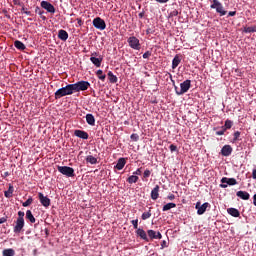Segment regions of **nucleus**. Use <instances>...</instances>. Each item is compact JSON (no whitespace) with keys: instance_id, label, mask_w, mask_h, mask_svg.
Instances as JSON below:
<instances>
[{"instance_id":"obj_1","label":"nucleus","mask_w":256,"mask_h":256,"mask_svg":"<svg viewBox=\"0 0 256 256\" xmlns=\"http://www.w3.org/2000/svg\"><path fill=\"white\" fill-rule=\"evenodd\" d=\"M73 95L72 84L66 85L65 87L59 88L55 92V98L60 99L65 96Z\"/></svg>"},{"instance_id":"obj_2","label":"nucleus","mask_w":256,"mask_h":256,"mask_svg":"<svg viewBox=\"0 0 256 256\" xmlns=\"http://www.w3.org/2000/svg\"><path fill=\"white\" fill-rule=\"evenodd\" d=\"M71 86H72V93H74V92H80V91H87L91 85L89 81L81 80L76 82V84H71Z\"/></svg>"},{"instance_id":"obj_3","label":"nucleus","mask_w":256,"mask_h":256,"mask_svg":"<svg viewBox=\"0 0 256 256\" xmlns=\"http://www.w3.org/2000/svg\"><path fill=\"white\" fill-rule=\"evenodd\" d=\"M181 89L178 90V87L175 86V91L178 96L184 95V93L188 92L191 89V80H185L180 84Z\"/></svg>"},{"instance_id":"obj_4","label":"nucleus","mask_w":256,"mask_h":256,"mask_svg":"<svg viewBox=\"0 0 256 256\" xmlns=\"http://www.w3.org/2000/svg\"><path fill=\"white\" fill-rule=\"evenodd\" d=\"M57 170L60 174L65 175L66 177H74L75 171L73 167L69 166H57Z\"/></svg>"},{"instance_id":"obj_5","label":"nucleus","mask_w":256,"mask_h":256,"mask_svg":"<svg viewBox=\"0 0 256 256\" xmlns=\"http://www.w3.org/2000/svg\"><path fill=\"white\" fill-rule=\"evenodd\" d=\"M211 9H216V11L219 13L220 16H226L227 10L224 9L221 2L218 0H213V4H211Z\"/></svg>"},{"instance_id":"obj_6","label":"nucleus","mask_w":256,"mask_h":256,"mask_svg":"<svg viewBox=\"0 0 256 256\" xmlns=\"http://www.w3.org/2000/svg\"><path fill=\"white\" fill-rule=\"evenodd\" d=\"M221 183H222V184H220L219 187L225 189V188H227L228 186H236V185H237V179H235V178L223 177V178L221 179Z\"/></svg>"},{"instance_id":"obj_7","label":"nucleus","mask_w":256,"mask_h":256,"mask_svg":"<svg viewBox=\"0 0 256 256\" xmlns=\"http://www.w3.org/2000/svg\"><path fill=\"white\" fill-rule=\"evenodd\" d=\"M93 26L98 29V30H105L106 29V22L104 19L100 18L97 16L93 21H92Z\"/></svg>"},{"instance_id":"obj_8","label":"nucleus","mask_w":256,"mask_h":256,"mask_svg":"<svg viewBox=\"0 0 256 256\" xmlns=\"http://www.w3.org/2000/svg\"><path fill=\"white\" fill-rule=\"evenodd\" d=\"M127 42L129 44V46L134 49V50H140L141 48V45H140V40L135 37V36H132V37H129L127 39Z\"/></svg>"},{"instance_id":"obj_9","label":"nucleus","mask_w":256,"mask_h":256,"mask_svg":"<svg viewBox=\"0 0 256 256\" xmlns=\"http://www.w3.org/2000/svg\"><path fill=\"white\" fill-rule=\"evenodd\" d=\"M38 198L40 200V204L46 208H48L51 205V200L48 196H44L43 192H39Z\"/></svg>"},{"instance_id":"obj_10","label":"nucleus","mask_w":256,"mask_h":256,"mask_svg":"<svg viewBox=\"0 0 256 256\" xmlns=\"http://www.w3.org/2000/svg\"><path fill=\"white\" fill-rule=\"evenodd\" d=\"M40 6L42 7V9H45L49 13H55V11H56V9L53 6V4L48 2V1H42L40 3Z\"/></svg>"},{"instance_id":"obj_11","label":"nucleus","mask_w":256,"mask_h":256,"mask_svg":"<svg viewBox=\"0 0 256 256\" xmlns=\"http://www.w3.org/2000/svg\"><path fill=\"white\" fill-rule=\"evenodd\" d=\"M210 206L208 202L203 203L201 206V202H197L195 208L197 209V213L199 215L204 214L207 211V208Z\"/></svg>"},{"instance_id":"obj_12","label":"nucleus","mask_w":256,"mask_h":256,"mask_svg":"<svg viewBox=\"0 0 256 256\" xmlns=\"http://www.w3.org/2000/svg\"><path fill=\"white\" fill-rule=\"evenodd\" d=\"M25 225V221L21 219H17L14 226V233H20L23 231V227Z\"/></svg>"},{"instance_id":"obj_13","label":"nucleus","mask_w":256,"mask_h":256,"mask_svg":"<svg viewBox=\"0 0 256 256\" xmlns=\"http://www.w3.org/2000/svg\"><path fill=\"white\" fill-rule=\"evenodd\" d=\"M233 151V148L230 146V144H225L221 150V154L224 157L231 156V153Z\"/></svg>"},{"instance_id":"obj_14","label":"nucleus","mask_w":256,"mask_h":256,"mask_svg":"<svg viewBox=\"0 0 256 256\" xmlns=\"http://www.w3.org/2000/svg\"><path fill=\"white\" fill-rule=\"evenodd\" d=\"M74 135L77 138H80V139H83V140L89 139V134L87 133V131H84V130H75Z\"/></svg>"},{"instance_id":"obj_15","label":"nucleus","mask_w":256,"mask_h":256,"mask_svg":"<svg viewBox=\"0 0 256 256\" xmlns=\"http://www.w3.org/2000/svg\"><path fill=\"white\" fill-rule=\"evenodd\" d=\"M147 235H148V239H151V241H153V239H161L162 238L161 232H156L153 230H148Z\"/></svg>"},{"instance_id":"obj_16","label":"nucleus","mask_w":256,"mask_h":256,"mask_svg":"<svg viewBox=\"0 0 256 256\" xmlns=\"http://www.w3.org/2000/svg\"><path fill=\"white\" fill-rule=\"evenodd\" d=\"M136 235H137L138 237H140L141 239H143V241H146V242H149V241H150V239H149L148 236H147V233L143 230V228H138V229L136 230Z\"/></svg>"},{"instance_id":"obj_17","label":"nucleus","mask_w":256,"mask_h":256,"mask_svg":"<svg viewBox=\"0 0 256 256\" xmlns=\"http://www.w3.org/2000/svg\"><path fill=\"white\" fill-rule=\"evenodd\" d=\"M90 60L96 67H100L103 62V56L99 55L98 57H91Z\"/></svg>"},{"instance_id":"obj_18","label":"nucleus","mask_w":256,"mask_h":256,"mask_svg":"<svg viewBox=\"0 0 256 256\" xmlns=\"http://www.w3.org/2000/svg\"><path fill=\"white\" fill-rule=\"evenodd\" d=\"M126 163H127L126 158H119L115 168L117 170H123L125 168Z\"/></svg>"},{"instance_id":"obj_19","label":"nucleus","mask_w":256,"mask_h":256,"mask_svg":"<svg viewBox=\"0 0 256 256\" xmlns=\"http://www.w3.org/2000/svg\"><path fill=\"white\" fill-rule=\"evenodd\" d=\"M159 192H160V186L156 185L155 188H153L151 191V199L154 201L157 200L159 198Z\"/></svg>"},{"instance_id":"obj_20","label":"nucleus","mask_w":256,"mask_h":256,"mask_svg":"<svg viewBox=\"0 0 256 256\" xmlns=\"http://www.w3.org/2000/svg\"><path fill=\"white\" fill-rule=\"evenodd\" d=\"M236 195H237L238 198H240L242 200H249L250 199V194L247 191H242V190L238 191Z\"/></svg>"},{"instance_id":"obj_21","label":"nucleus","mask_w":256,"mask_h":256,"mask_svg":"<svg viewBox=\"0 0 256 256\" xmlns=\"http://www.w3.org/2000/svg\"><path fill=\"white\" fill-rule=\"evenodd\" d=\"M58 38L61 40V41H67L68 38H69V33L65 30H59L58 32Z\"/></svg>"},{"instance_id":"obj_22","label":"nucleus","mask_w":256,"mask_h":256,"mask_svg":"<svg viewBox=\"0 0 256 256\" xmlns=\"http://www.w3.org/2000/svg\"><path fill=\"white\" fill-rule=\"evenodd\" d=\"M14 193V186L12 184H9V189L7 191H4V196L7 199H10L13 197Z\"/></svg>"},{"instance_id":"obj_23","label":"nucleus","mask_w":256,"mask_h":256,"mask_svg":"<svg viewBox=\"0 0 256 256\" xmlns=\"http://www.w3.org/2000/svg\"><path fill=\"white\" fill-rule=\"evenodd\" d=\"M86 122L90 126H95V116H93L92 113H87Z\"/></svg>"},{"instance_id":"obj_24","label":"nucleus","mask_w":256,"mask_h":256,"mask_svg":"<svg viewBox=\"0 0 256 256\" xmlns=\"http://www.w3.org/2000/svg\"><path fill=\"white\" fill-rule=\"evenodd\" d=\"M228 214L232 215L234 218L240 217V212L237 208H228L227 209Z\"/></svg>"},{"instance_id":"obj_25","label":"nucleus","mask_w":256,"mask_h":256,"mask_svg":"<svg viewBox=\"0 0 256 256\" xmlns=\"http://www.w3.org/2000/svg\"><path fill=\"white\" fill-rule=\"evenodd\" d=\"M181 64V59L179 55H176L172 60V69L177 68Z\"/></svg>"},{"instance_id":"obj_26","label":"nucleus","mask_w":256,"mask_h":256,"mask_svg":"<svg viewBox=\"0 0 256 256\" xmlns=\"http://www.w3.org/2000/svg\"><path fill=\"white\" fill-rule=\"evenodd\" d=\"M14 47L17 48L18 50L26 49V45L23 42H21V40H15Z\"/></svg>"},{"instance_id":"obj_27","label":"nucleus","mask_w":256,"mask_h":256,"mask_svg":"<svg viewBox=\"0 0 256 256\" xmlns=\"http://www.w3.org/2000/svg\"><path fill=\"white\" fill-rule=\"evenodd\" d=\"M86 163H90L91 165H95L98 163L97 158H95V156L93 155H88L86 156Z\"/></svg>"},{"instance_id":"obj_28","label":"nucleus","mask_w":256,"mask_h":256,"mask_svg":"<svg viewBox=\"0 0 256 256\" xmlns=\"http://www.w3.org/2000/svg\"><path fill=\"white\" fill-rule=\"evenodd\" d=\"M108 79L110 81L111 84H116L118 82V78L116 75H114L111 71L108 72Z\"/></svg>"},{"instance_id":"obj_29","label":"nucleus","mask_w":256,"mask_h":256,"mask_svg":"<svg viewBox=\"0 0 256 256\" xmlns=\"http://www.w3.org/2000/svg\"><path fill=\"white\" fill-rule=\"evenodd\" d=\"M26 219L30 220V223H32V224L36 223V219L34 218L31 210L26 211Z\"/></svg>"},{"instance_id":"obj_30","label":"nucleus","mask_w":256,"mask_h":256,"mask_svg":"<svg viewBox=\"0 0 256 256\" xmlns=\"http://www.w3.org/2000/svg\"><path fill=\"white\" fill-rule=\"evenodd\" d=\"M96 76L101 81H105V79H106V75L104 74L103 70H101V69L96 71Z\"/></svg>"},{"instance_id":"obj_31","label":"nucleus","mask_w":256,"mask_h":256,"mask_svg":"<svg viewBox=\"0 0 256 256\" xmlns=\"http://www.w3.org/2000/svg\"><path fill=\"white\" fill-rule=\"evenodd\" d=\"M176 204L175 203H167L162 207V211L166 212V211H170L171 208H175Z\"/></svg>"},{"instance_id":"obj_32","label":"nucleus","mask_w":256,"mask_h":256,"mask_svg":"<svg viewBox=\"0 0 256 256\" xmlns=\"http://www.w3.org/2000/svg\"><path fill=\"white\" fill-rule=\"evenodd\" d=\"M138 181H139V177L135 176V174L127 178V182L129 184L137 183Z\"/></svg>"},{"instance_id":"obj_33","label":"nucleus","mask_w":256,"mask_h":256,"mask_svg":"<svg viewBox=\"0 0 256 256\" xmlns=\"http://www.w3.org/2000/svg\"><path fill=\"white\" fill-rule=\"evenodd\" d=\"M244 33H256V26L244 27Z\"/></svg>"},{"instance_id":"obj_34","label":"nucleus","mask_w":256,"mask_h":256,"mask_svg":"<svg viewBox=\"0 0 256 256\" xmlns=\"http://www.w3.org/2000/svg\"><path fill=\"white\" fill-rule=\"evenodd\" d=\"M224 128L227 131V129H231L233 126V122L231 121V119H226L225 123H224Z\"/></svg>"},{"instance_id":"obj_35","label":"nucleus","mask_w":256,"mask_h":256,"mask_svg":"<svg viewBox=\"0 0 256 256\" xmlns=\"http://www.w3.org/2000/svg\"><path fill=\"white\" fill-rule=\"evenodd\" d=\"M15 251L13 249H6L3 251V256H14Z\"/></svg>"},{"instance_id":"obj_36","label":"nucleus","mask_w":256,"mask_h":256,"mask_svg":"<svg viewBox=\"0 0 256 256\" xmlns=\"http://www.w3.org/2000/svg\"><path fill=\"white\" fill-rule=\"evenodd\" d=\"M35 13H38V15L41 16V18L43 19V21H46V16L43 15L44 10H41L39 7L35 8Z\"/></svg>"},{"instance_id":"obj_37","label":"nucleus","mask_w":256,"mask_h":256,"mask_svg":"<svg viewBox=\"0 0 256 256\" xmlns=\"http://www.w3.org/2000/svg\"><path fill=\"white\" fill-rule=\"evenodd\" d=\"M241 132L240 131H235L234 132V138H233V143H237L238 140H241Z\"/></svg>"},{"instance_id":"obj_38","label":"nucleus","mask_w":256,"mask_h":256,"mask_svg":"<svg viewBox=\"0 0 256 256\" xmlns=\"http://www.w3.org/2000/svg\"><path fill=\"white\" fill-rule=\"evenodd\" d=\"M151 215H152L151 208H149L148 212H145L142 214V220H147V219L151 218Z\"/></svg>"},{"instance_id":"obj_39","label":"nucleus","mask_w":256,"mask_h":256,"mask_svg":"<svg viewBox=\"0 0 256 256\" xmlns=\"http://www.w3.org/2000/svg\"><path fill=\"white\" fill-rule=\"evenodd\" d=\"M32 204H33V199H32V197H29L27 201L22 203V206L23 207H29Z\"/></svg>"},{"instance_id":"obj_40","label":"nucleus","mask_w":256,"mask_h":256,"mask_svg":"<svg viewBox=\"0 0 256 256\" xmlns=\"http://www.w3.org/2000/svg\"><path fill=\"white\" fill-rule=\"evenodd\" d=\"M178 15H179L178 10H177V9H173V10L169 13L168 18H173V17H176V16H178Z\"/></svg>"},{"instance_id":"obj_41","label":"nucleus","mask_w":256,"mask_h":256,"mask_svg":"<svg viewBox=\"0 0 256 256\" xmlns=\"http://www.w3.org/2000/svg\"><path fill=\"white\" fill-rule=\"evenodd\" d=\"M152 52L151 51H146L144 52V54L142 55L143 59H149L151 58Z\"/></svg>"},{"instance_id":"obj_42","label":"nucleus","mask_w":256,"mask_h":256,"mask_svg":"<svg viewBox=\"0 0 256 256\" xmlns=\"http://www.w3.org/2000/svg\"><path fill=\"white\" fill-rule=\"evenodd\" d=\"M226 132L227 131L225 130L223 125V127H221V130L216 131V135L221 136V135H224Z\"/></svg>"},{"instance_id":"obj_43","label":"nucleus","mask_w":256,"mask_h":256,"mask_svg":"<svg viewBox=\"0 0 256 256\" xmlns=\"http://www.w3.org/2000/svg\"><path fill=\"white\" fill-rule=\"evenodd\" d=\"M130 138H131L132 141H135V142L140 140V136L138 134H132L130 136Z\"/></svg>"},{"instance_id":"obj_44","label":"nucleus","mask_w":256,"mask_h":256,"mask_svg":"<svg viewBox=\"0 0 256 256\" xmlns=\"http://www.w3.org/2000/svg\"><path fill=\"white\" fill-rule=\"evenodd\" d=\"M138 222H139L138 219L131 221V223H132V225H133V227H134V229H135L136 231H137V229H139V228H138Z\"/></svg>"},{"instance_id":"obj_45","label":"nucleus","mask_w":256,"mask_h":256,"mask_svg":"<svg viewBox=\"0 0 256 256\" xmlns=\"http://www.w3.org/2000/svg\"><path fill=\"white\" fill-rule=\"evenodd\" d=\"M150 176H151V170H145L144 173H143V177L148 178Z\"/></svg>"},{"instance_id":"obj_46","label":"nucleus","mask_w":256,"mask_h":256,"mask_svg":"<svg viewBox=\"0 0 256 256\" xmlns=\"http://www.w3.org/2000/svg\"><path fill=\"white\" fill-rule=\"evenodd\" d=\"M24 215H25L24 212H22V211L18 212V218L17 219L24 220Z\"/></svg>"},{"instance_id":"obj_47","label":"nucleus","mask_w":256,"mask_h":256,"mask_svg":"<svg viewBox=\"0 0 256 256\" xmlns=\"http://www.w3.org/2000/svg\"><path fill=\"white\" fill-rule=\"evenodd\" d=\"M141 174H142L141 168H137V170L133 172V175L135 176H139Z\"/></svg>"},{"instance_id":"obj_48","label":"nucleus","mask_w":256,"mask_h":256,"mask_svg":"<svg viewBox=\"0 0 256 256\" xmlns=\"http://www.w3.org/2000/svg\"><path fill=\"white\" fill-rule=\"evenodd\" d=\"M169 149L171 152H175V151H177V146H175V144H171Z\"/></svg>"},{"instance_id":"obj_49","label":"nucleus","mask_w":256,"mask_h":256,"mask_svg":"<svg viewBox=\"0 0 256 256\" xmlns=\"http://www.w3.org/2000/svg\"><path fill=\"white\" fill-rule=\"evenodd\" d=\"M161 247H162V249H164V248H167V247H168V243H167V241H166V240H163V241H162V243H161Z\"/></svg>"},{"instance_id":"obj_50","label":"nucleus","mask_w":256,"mask_h":256,"mask_svg":"<svg viewBox=\"0 0 256 256\" xmlns=\"http://www.w3.org/2000/svg\"><path fill=\"white\" fill-rule=\"evenodd\" d=\"M76 21H77L79 27H82V25L84 24V22L81 18H77Z\"/></svg>"},{"instance_id":"obj_51","label":"nucleus","mask_w":256,"mask_h":256,"mask_svg":"<svg viewBox=\"0 0 256 256\" xmlns=\"http://www.w3.org/2000/svg\"><path fill=\"white\" fill-rule=\"evenodd\" d=\"M167 199L170 200V201H173V200H175V195L170 194V195L167 196Z\"/></svg>"},{"instance_id":"obj_52","label":"nucleus","mask_w":256,"mask_h":256,"mask_svg":"<svg viewBox=\"0 0 256 256\" xmlns=\"http://www.w3.org/2000/svg\"><path fill=\"white\" fill-rule=\"evenodd\" d=\"M157 1V3H159V4H166V3H168V1H170V0H156Z\"/></svg>"},{"instance_id":"obj_53","label":"nucleus","mask_w":256,"mask_h":256,"mask_svg":"<svg viewBox=\"0 0 256 256\" xmlns=\"http://www.w3.org/2000/svg\"><path fill=\"white\" fill-rule=\"evenodd\" d=\"M237 15V12L236 11H232V12H229L228 13V16L229 17H234V16H236Z\"/></svg>"},{"instance_id":"obj_54","label":"nucleus","mask_w":256,"mask_h":256,"mask_svg":"<svg viewBox=\"0 0 256 256\" xmlns=\"http://www.w3.org/2000/svg\"><path fill=\"white\" fill-rule=\"evenodd\" d=\"M154 31L152 30V28H147L146 30V34L149 35V34H153Z\"/></svg>"},{"instance_id":"obj_55","label":"nucleus","mask_w":256,"mask_h":256,"mask_svg":"<svg viewBox=\"0 0 256 256\" xmlns=\"http://www.w3.org/2000/svg\"><path fill=\"white\" fill-rule=\"evenodd\" d=\"M8 220L7 217H3L0 219V224L6 223V221Z\"/></svg>"},{"instance_id":"obj_56","label":"nucleus","mask_w":256,"mask_h":256,"mask_svg":"<svg viewBox=\"0 0 256 256\" xmlns=\"http://www.w3.org/2000/svg\"><path fill=\"white\" fill-rule=\"evenodd\" d=\"M25 15L27 16H33L32 12H30V10H26V12H24Z\"/></svg>"},{"instance_id":"obj_57","label":"nucleus","mask_w":256,"mask_h":256,"mask_svg":"<svg viewBox=\"0 0 256 256\" xmlns=\"http://www.w3.org/2000/svg\"><path fill=\"white\" fill-rule=\"evenodd\" d=\"M138 16H139V18H144V16H145V12H141V13H139V14H138Z\"/></svg>"},{"instance_id":"obj_58","label":"nucleus","mask_w":256,"mask_h":256,"mask_svg":"<svg viewBox=\"0 0 256 256\" xmlns=\"http://www.w3.org/2000/svg\"><path fill=\"white\" fill-rule=\"evenodd\" d=\"M252 177H253L254 180H256V169L253 170Z\"/></svg>"},{"instance_id":"obj_59","label":"nucleus","mask_w":256,"mask_h":256,"mask_svg":"<svg viewBox=\"0 0 256 256\" xmlns=\"http://www.w3.org/2000/svg\"><path fill=\"white\" fill-rule=\"evenodd\" d=\"M99 56L98 52H92L91 57Z\"/></svg>"},{"instance_id":"obj_60","label":"nucleus","mask_w":256,"mask_h":256,"mask_svg":"<svg viewBox=\"0 0 256 256\" xmlns=\"http://www.w3.org/2000/svg\"><path fill=\"white\" fill-rule=\"evenodd\" d=\"M10 173L8 171L4 172V177H8Z\"/></svg>"},{"instance_id":"obj_61","label":"nucleus","mask_w":256,"mask_h":256,"mask_svg":"<svg viewBox=\"0 0 256 256\" xmlns=\"http://www.w3.org/2000/svg\"><path fill=\"white\" fill-rule=\"evenodd\" d=\"M253 199H254L253 204L254 206H256V194L254 195Z\"/></svg>"},{"instance_id":"obj_62","label":"nucleus","mask_w":256,"mask_h":256,"mask_svg":"<svg viewBox=\"0 0 256 256\" xmlns=\"http://www.w3.org/2000/svg\"><path fill=\"white\" fill-rule=\"evenodd\" d=\"M21 12H23V13L27 12V8L23 7V8L21 9Z\"/></svg>"}]
</instances>
